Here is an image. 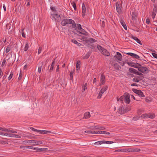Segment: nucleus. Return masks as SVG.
I'll use <instances>...</instances> for the list:
<instances>
[{
    "label": "nucleus",
    "instance_id": "nucleus-49",
    "mask_svg": "<svg viewBox=\"0 0 157 157\" xmlns=\"http://www.w3.org/2000/svg\"><path fill=\"white\" fill-rule=\"evenodd\" d=\"M124 111L125 113H126L128 112V111H129L130 109L129 108H128L127 107H124Z\"/></svg>",
    "mask_w": 157,
    "mask_h": 157
},
{
    "label": "nucleus",
    "instance_id": "nucleus-38",
    "mask_svg": "<svg viewBox=\"0 0 157 157\" xmlns=\"http://www.w3.org/2000/svg\"><path fill=\"white\" fill-rule=\"evenodd\" d=\"M80 61L79 60H78L76 64V68H80Z\"/></svg>",
    "mask_w": 157,
    "mask_h": 157
},
{
    "label": "nucleus",
    "instance_id": "nucleus-18",
    "mask_svg": "<svg viewBox=\"0 0 157 157\" xmlns=\"http://www.w3.org/2000/svg\"><path fill=\"white\" fill-rule=\"evenodd\" d=\"M157 9L156 7L154 8L152 13V18L153 19H154L155 16V15L157 13Z\"/></svg>",
    "mask_w": 157,
    "mask_h": 157
},
{
    "label": "nucleus",
    "instance_id": "nucleus-27",
    "mask_svg": "<svg viewBox=\"0 0 157 157\" xmlns=\"http://www.w3.org/2000/svg\"><path fill=\"white\" fill-rule=\"evenodd\" d=\"M144 109H139L137 110V113L138 115H140L142 113H144Z\"/></svg>",
    "mask_w": 157,
    "mask_h": 157
},
{
    "label": "nucleus",
    "instance_id": "nucleus-46",
    "mask_svg": "<svg viewBox=\"0 0 157 157\" xmlns=\"http://www.w3.org/2000/svg\"><path fill=\"white\" fill-rule=\"evenodd\" d=\"M13 76V73L11 72L8 78V80H10L12 78Z\"/></svg>",
    "mask_w": 157,
    "mask_h": 157
},
{
    "label": "nucleus",
    "instance_id": "nucleus-60",
    "mask_svg": "<svg viewBox=\"0 0 157 157\" xmlns=\"http://www.w3.org/2000/svg\"><path fill=\"white\" fill-rule=\"evenodd\" d=\"M42 66H40L38 67V72L39 73H40L41 72Z\"/></svg>",
    "mask_w": 157,
    "mask_h": 157
},
{
    "label": "nucleus",
    "instance_id": "nucleus-33",
    "mask_svg": "<svg viewBox=\"0 0 157 157\" xmlns=\"http://www.w3.org/2000/svg\"><path fill=\"white\" fill-rule=\"evenodd\" d=\"M51 131H47L45 130H42L41 134H44L48 133H51Z\"/></svg>",
    "mask_w": 157,
    "mask_h": 157
},
{
    "label": "nucleus",
    "instance_id": "nucleus-24",
    "mask_svg": "<svg viewBox=\"0 0 157 157\" xmlns=\"http://www.w3.org/2000/svg\"><path fill=\"white\" fill-rule=\"evenodd\" d=\"M55 59L52 62L51 67L50 68V69H49V71L50 72L52 71L53 70V67L55 65Z\"/></svg>",
    "mask_w": 157,
    "mask_h": 157
},
{
    "label": "nucleus",
    "instance_id": "nucleus-45",
    "mask_svg": "<svg viewBox=\"0 0 157 157\" xmlns=\"http://www.w3.org/2000/svg\"><path fill=\"white\" fill-rule=\"evenodd\" d=\"M132 57L136 59H138L140 58V57L138 55L135 53H134Z\"/></svg>",
    "mask_w": 157,
    "mask_h": 157
},
{
    "label": "nucleus",
    "instance_id": "nucleus-52",
    "mask_svg": "<svg viewBox=\"0 0 157 157\" xmlns=\"http://www.w3.org/2000/svg\"><path fill=\"white\" fill-rule=\"evenodd\" d=\"M102 94V93H101L100 92L98 94L97 98L98 99H100L101 98Z\"/></svg>",
    "mask_w": 157,
    "mask_h": 157
},
{
    "label": "nucleus",
    "instance_id": "nucleus-17",
    "mask_svg": "<svg viewBox=\"0 0 157 157\" xmlns=\"http://www.w3.org/2000/svg\"><path fill=\"white\" fill-rule=\"evenodd\" d=\"M96 40L93 38H90L87 39L86 43H90V44H92L93 43L96 42Z\"/></svg>",
    "mask_w": 157,
    "mask_h": 157
},
{
    "label": "nucleus",
    "instance_id": "nucleus-59",
    "mask_svg": "<svg viewBox=\"0 0 157 157\" xmlns=\"http://www.w3.org/2000/svg\"><path fill=\"white\" fill-rule=\"evenodd\" d=\"M136 75H138L139 76H143V74H142V73H140L138 72V71L137 72V73H136Z\"/></svg>",
    "mask_w": 157,
    "mask_h": 157
},
{
    "label": "nucleus",
    "instance_id": "nucleus-6",
    "mask_svg": "<svg viewBox=\"0 0 157 157\" xmlns=\"http://www.w3.org/2000/svg\"><path fill=\"white\" fill-rule=\"evenodd\" d=\"M113 143V141L101 140L95 142L94 144L96 145H100L103 144H110Z\"/></svg>",
    "mask_w": 157,
    "mask_h": 157
},
{
    "label": "nucleus",
    "instance_id": "nucleus-20",
    "mask_svg": "<svg viewBox=\"0 0 157 157\" xmlns=\"http://www.w3.org/2000/svg\"><path fill=\"white\" fill-rule=\"evenodd\" d=\"M131 38L133 39L134 40H135L139 44H140L141 45H142V42H141L140 40L138 38L134 36H132L131 37Z\"/></svg>",
    "mask_w": 157,
    "mask_h": 157
},
{
    "label": "nucleus",
    "instance_id": "nucleus-54",
    "mask_svg": "<svg viewBox=\"0 0 157 157\" xmlns=\"http://www.w3.org/2000/svg\"><path fill=\"white\" fill-rule=\"evenodd\" d=\"M152 55L155 58H157V54L153 52L152 53Z\"/></svg>",
    "mask_w": 157,
    "mask_h": 157
},
{
    "label": "nucleus",
    "instance_id": "nucleus-62",
    "mask_svg": "<svg viewBox=\"0 0 157 157\" xmlns=\"http://www.w3.org/2000/svg\"><path fill=\"white\" fill-rule=\"evenodd\" d=\"M21 31H22V36L23 37H24V38H25V34L23 32V29H22L21 30Z\"/></svg>",
    "mask_w": 157,
    "mask_h": 157
},
{
    "label": "nucleus",
    "instance_id": "nucleus-30",
    "mask_svg": "<svg viewBox=\"0 0 157 157\" xmlns=\"http://www.w3.org/2000/svg\"><path fill=\"white\" fill-rule=\"evenodd\" d=\"M114 68L116 70H118L121 68L120 66L117 63L114 64Z\"/></svg>",
    "mask_w": 157,
    "mask_h": 157
},
{
    "label": "nucleus",
    "instance_id": "nucleus-55",
    "mask_svg": "<svg viewBox=\"0 0 157 157\" xmlns=\"http://www.w3.org/2000/svg\"><path fill=\"white\" fill-rule=\"evenodd\" d=\"M72 5L73 6L74 10H75L76 9V5L75 2H73L72 3Z\"/></svg>",
    "mask_w": 157,
    "mask_h": 157
},
{
    "label": "nucleus",
    "instance_id": "nucleus-40",
    "mask_svg": "<svg viewBox=\"0 0 157 157\" xmlns=\"http://www.w3.org/2000/svg\"><path fill=\"white\" fill-rule=\"evenodd\" d=\"M51 9L52 10L51 12H53L54 13L57 12L56 10V9L55 7H51Z\"/></svg>",
    "mask_w": 157,
    "mask_h": 157
},
{
    "label": "nucleus",
    "instance_id": "nucleus-25",
    "mask_svg": "<svg viewBox=\"0 0 157 157\" xmlns=\"http://www.w3.org/2000/svg\"><path fill=\"white\" fill-rule=\"evenodd\" d=\"M87 83H86L82 87V92H84L87 89Z\"/></svg>",
    "mask_w": 157,
    "mask_h": 157
},
{
    "label": "nucleus",
    "instance_id": "nucleus-7",
    "mask_svg": "<svg viewBox=\"0 0 157 157\" xmlns=\"http://www.w3.org/2000/svg\"><path fill=\"white\" fill-rule=\"evenodd\" d=\"M76 29L79 31L80 33L85 34L86 33L85 30L82 28L81 25L80 24H77V26H76Z\"/></svg>",
    "mask_w": 157,
    "mask_h": 157
},
{
    "label": "nucleus",
    "instance_id": "nucleus-3",
    "mask_svg": "<svg viewBox=\"0 0 157 157\" xmlns=\"http://www.w3.org/2000/svg\"><path fill=\"white\" fill-rule=\"evenodd\" d=\"M23 142L32 144L34 145H37L43 144V142L41 140H27L23 141Z\"/></svg>",
    "mask_w": 157,
    "mask_h": 157
},
{
    "label": "nucleus",
    "instance_id": "nucleus-10",
    "mask_svg": "<svg viewBox=\"0 0 157 157\" xmlns=\"http://www.w3.org/2000/svg\"><path fill=\"white\" fill-rule=\"evenodd\" d=\"M138 71L143 73H147V71H149L148 69L146 67H144L142 66L141 65L139 68Z\"/></svg>",
    "mask_w": 157,
    "mask_h": 157
},
{
    "label": "nucleus",
    "instance_id": "nucleus-36",
    "mask_svg": "<svg viewBox=\"0 0 157 157\" xmlns=\"http://www.w3.org/2000/svg\"><path fill=\"white\" fill-rule=\"evenodd\" d=\"M135 63L132 62H129L127 63V64L128 65H129L130 66L133 67L134 66V65H135Z\"/></svg>",
    "mask_w": 157,
    "mask_h": 157
},
{
    "label": "nucleus",
    "instance_id": "nucleus-64",
    "mask_svg": "<svg viewBox=\"0 0 157 157\" xmlns=\"http://www.w3.org/2000/svg\"><path fill=\"white\" fill-rule=\"evenodd\" d=\"M97 131H91V133L93 134H97Z\"/></svg>",
    "mask_w": 157,
    "mask_h": 157
},
{
    "label": "nucleus",
    "instance_id": "nucleus-61",
    "mask_svg": "<svg viewBox=\"0 0 157 157\" xmlns=\"http://www.w3.org/2000/svg\"><path fill=\"white\" fill-rule=\"evenodd\" d=\"M126 54L127 55H129L132 57L134 53L131 52H128L126 53Z\"/></svg>",
    "mask_w": 157,
    "mask_h": 157
},
{
    "label": "nucleus",
    "instance_id": "nucleus-29",
    "mask_svg": "<svg viewBox=\"0 0 157 157\" xmlns=\"http://www.w3.org/2000/svg\"><path fill=\"white\" fill-rule=\"evenodd\" d=\"M148 113H144L142 114L140 117L142 119L148 118Z\"/></svg>",
    "mask_w": 157,
    "mask_h": 157
},
{
    "label": "nucleus",
    "instance_id": "nucleus-42",
    "mask_svg": "<svg viewBox=\"0 0 157 157\" xmlns=\"http://www.w3.org/2000/svg\"><path fill=\"white\" fill-rule=\"evenodd\" d=\"M10 50H11V48H10V47H8L6 48V50L5 51V52H6V53H7L10 51Z\"/></svg>",
    "mask_w": 157,
    "mask_h": 157
},
{
    "label": "nucleus",
    "instance_id": "nucleus-2",
    "mask_svg": "<svg viewBox=\"0 0 157 157\" xmlns=\"http://www.w3.org/2000/svg\"><path fill=\"white\" fill-rule=\"evenodd\" d=\"M61 24L62 26L66 25L67 24H71L72 27L75 28L76 27V24L74 20H62L61 21Z\"/></svg>",
    "mask_w": 157,
    "mask_h": 157
},
{
    "label": "nucleus",
    "instance_id": "nucleus-28",
    "mask_svg": "<svg viewBox=\"0 0 157 157\" xmlns=\"http://www.w3.org/2000/svg\"><path fill=\"white\" fill-rule=\"evenodd\" d=\"M148 118L151 119H153L155 117V115L154 113H148Z\"/></svg>",
    "mask_w": 157,
    "mask_h": 157
},
{
    "label": "nucleus",
    "instance_id": "nucleus-32",
    "mask_svg": "<svg viewBox=\"0 0 157 157\" xmlns=\"http://www.w3.org/2000/svg\"><path fill=\"white\" fill-rule=\"evenodd\" d=\"M29 48V45L28 43L27 42L25 44V46L24 48V51H27L28 49Z\"/></svg>",
    "mask_w": 157,
    "mask_h": 157
},
{
    "label": "nucleus",
    "instance_id": "nucleus-1",
    "mask_svg": "<svg viewBox=\"0 0 157 157\" xmlns=\"http://www.w3.org/2000/svg\"><path fill=\"white\" fill-rule=\"evenodd\" d=\"M130 96L128 94L125 93L124 95L121 96L120 98H117V102L123 103L124 101L126 103L128 104L130 102Z\"/></svg>",
    "mask_w": 157,
    "mask_h": 157
},
{
    "label": "nucleus",
    "instance_id": "nucleus-16",
    "mask_svg": "<svg viewBox=\"0 0 157 157\" xmlns=\"http://www.w3.org/2000/svg\"><path fill=\"white\" fill-rule=\"evenodd\" d=\"M116 8L117 12L119 14H121V10L120 5L118 3L116 4Z\"/></svg>",
    "mask_w": 157,
    "mask_h": 157
},
{
    "label": "nucleus",
    "instance_id": "nucleus-14",
    "mask_svg": "<svg viewBox=\"0 0 157 157\" xmlns=\"http://www.w3.org/2000/svg\"><path fill=\"white\" fill-rule=\"evenodd\" d=\"M86 12V8L85 5L84 3L82 4V15L83 17H84Z\"/></svg>",
    "mask_w": 157,
    "mask_h": 157
},
{
    "label": "nucleus",
    "instance_id": "nucleus-19",
    "mask_svg": "<svg viewBox=\"0 0 157 157\" xmlns=\"http://www.w3.org/2000/svg\"><path fill=\"white\" fill-rule=\"evenodd\" d=\"M90 117V114L89 112H87L85 113L84 115L83 119H88Z\"/></svg>",
    "mask_w": 157,
    "mask_h": 157
},
{
    "label": "nucleus",
    "instance_id": "nucleus-51",
    "mask_svg": "<svg viewBox=\"0 0 157 157\" xmlns=\"http://www.w3.org/2000/svg\"><path fill=\"white\" fill-rule=\"evenodd\" d=\"M22 74L21 71L19 74V77L18 78V80H20L21 79V78H22Z\"/></svg>",
    "mask_w": 157,
    "mask_h": 157
},
{
    "label": "nucleus",
    "instance_id": "nucleus-8",
    "mask_svg": "<svg viewBox=\"0 0 157 157\" xmlns=\"http://www.w3.org/2000/svg\"><path fill=\"white\" fill-rule=\"evenodd\" d=\"M114 57L115 58V60L118 62L121 60L122 59V56L121 53L119 52H117V55L114 56Z\"/></svg>",
    "mask_w": 157,
    "mask_h": 157
},
{
    "label": "nucleus",
    "instance_id": "nucleus-15",
    "mask_svg": "<svg viewBox=\"0 0 157 157\" xmlns=\"http://www.w3.org/2000/svg\"><path fill=\"white\" fill-rule=\"evenodd\" d=\"M117 112L118 113L122 114L125 113L124 111V107L123 106H121L118 109Z\"/></svg>",
    "mask_w": 157,
    "mask_h": 157
},
{
    "label": "nucleus",
    "instance_id": "nucleus-9",
    "mask_svg": "<svg viewBox=\"0 0 157 157\" xmlns=\"http://www.w3.org/2000/svg\"><path fill=\"white\" fill-rule=\"evenodd\" d=\"M135 93L138 94L140 96L142 97H144V94L143 92L140 90H138L136 89H133L132 90Z\"/></svg>",
    "mask_w": 157,
    "mask_h": 157
},
{
    "label": "nucleus",
    "instance_id": "nucleus-35",
    "mask_svg": "<svg viewBox=\"0 0 157 157\" xmlns=\"http://www.w3.org/2000/svg\"><path fill=\"white\" fill-rule=\"evenodd\" d=\"M132 20H135L136 18V14L135 13H132Z\"/></svg>",
    "mask_w": 157,
    "mask_h": 157
},
{
    "label": "nucleus",
    "instance_id": "nucleus-23",
    "mask_svg": "<svg viewBox=\"0 0 157 157\" xmlns=\"http://www.w3.org/2000/svg\"><path fill=\"white\" fill-rule=\"evenodd\" d=\"M120 22L121 23L122 26L124 29L126 30H127V27L125 23L124 22V20H120Z\"/></svg>",
    "mask_w": 157,
    "mask_h": 157
},
{
    "label": "nucleus",
    "instance_id": "nucleus-57",
    "mask_svg": "<svg viewBox=\"0 0 157 157\" xmlns=\"http://www.w3.org/2000/svg\"><path fill=\"white\" fill-rule=\"evenodd\" d=\"M71 41L72 42L75 44H76L78 43V42L77 41V40L75 39L71 40Z\"/></svg>",
    "mask_w": 157,
    "mask_h": 157
},
{
    "label": "nucleus",
    "instance_id": "nucleus-58",
    "mask_svg": "<svg viewBox=\"0 0 157 157\" xmlns=\"http://www.w3.org/2000/svg\"><path fill=\"white\" fill-rule=\"evenodd\" d=\"M133 152H139L140 151V149L138 148H134Z\"/></svg>",
    "mask_w": 157,
    "mask_h": 157
},
{
    "label": "nucleus",
    "instance_id": "nucleus-50",
    "mask_svg": "<svg viewBox=\"0 0 157 157\" xmlns=\"http://www.w3.org/2000/svg\"><path fill=\"white\" fill-rule=\"evenodd\" d=\"M7 144L8 143L6 141L3 140L0 141V144Z\"/></svg>",
    "mask_w": 157,
    "mask_h": 157
},
{
    "label": "nucleus",
    "instance_id": "nucleus-63",
    "mask_svg": "<svg viewBox=\"0 0 157 157\" xmlns=\"http://www.w3.org/2000/svg\"><path fill=\"white\" fill-rule=\"evenodd\" d=\"M42 51V48L41 47H39L38 49V54H40Z\"/></svg>",
    "mask_w": 157,
    "mask_h": 157
},
{
    "label": "nucleus",
    "instance_id": "nucleus-12",
    "mask_svg": "<svg viewBox=\"0 0 157 157\" xmlns=\"http://www.w3.org/2000/svg\"><path fill=\"white\" fill-rule=\"evenodd\" d=\"M105 76L103 74H102L101 75L100 77V82L101 83L100 84V86H101V84L104 85L105 83Z\"/></svg>",
    "mask_w": 157,
    "mask_h": 157
},
{
    "label": "nucleus",
    "instance_id": "nucleus-13",
    "mask_svg": "<svg viewBox=\"0 0 157 157\" xmlns=\"http://www.w3.org/2000/svg\"><path fill=\"white\" fill-rule=\"evenodd\" d=\"M0 130L4 131L5 132H9V133H10V132L12 133H13V134L17 133V132L16 131L11 130H10V129H6V128H1V129Z\"/></svg>",
    "mask_w": 157,
    "mask_h": 157
},
{
    "label": "nucleus",
    "instance_id": "nucleus-39",
    "mask_svg": "<svg viewBox=\"0 0 157 157\" xmlns=\"http://www.w3.org/2000/svg\"><path fill=\"white\" fill-rule=\"evenodd\" d=\"M141 65L140 64L137 63L136 64L135 63V65H134V66H133L134 67L138 68V70L139 69V68L140 67V66Z\"/></svg>",
    "mask_w": 157,
    "mask_h": 157
},
{
    "label": "nucleus",
    "instance_id": "nucleus-47",
    "mask_svg": "<svg viewBox=\"0 0 157 157\" xmlns=\"http://www.w3.org/2000/svg\"><path fill=\"white\" fill-rule=\"evenodd\" d=\"M132 81L135 82H139V80H138V79L136 77H134L132 79Z\"/></svg>",
    "mask_w": 157,
    "mask_h": 157
},
{
    "label": "nucleus",
    "instance_id": "nucleus-21",
    "mask_svg": "<svg viewBox=\"0 0 157 157\" xmlns=\"http://www.w3.org/2000/svg\"><path fill=\"white\" fill-rule=\"evenodd\" d=\"M92 50H91V51H90L88 52L87 54L84 56L83 57V59H88L90 55L92 52Z\"/></svg>",
    "mask_w": 157,
    "mask_h": 157
},
{
    "label": "nucleus",
    "instance_id": "nucleus-56",
    "mask_svg": "<svg viewBox=\"0 0 157 157\" xmlns=\"http://www.w3.org/2000/svg\"><path fill=\"white\" fill-rule=\"evenodd\" d=\"M102 133L103 134L106 135H109L110 134V133L109 132L105 131H102Z\"/></svg>",
    "mask_w": 157,
    "mask_h": 157
},
{
    "label": "nucleus",
    "instance_id": "nucleus-34",
    "mask_svg": "<svg viewBox=\"0 0 157 157\" xmlns=\"http://www.w3.org/2000/svg\"><path fill=\"white\" fill-rule=\"evenodd\" d=\"M79 39L81 40H82V41H85L86 42L87 38L86 37L83 36V37H81Z\"/></svg>",
    "mask_w": 157,
    "mask_h": 157
},
{
    "label": "nucleus",
    "instance_id": "nucleus-4",
    "mask_svg": "<svg viewBox=\"0 0 157 157\" xmlns=\"http://www.w3.org/2000/svg\"><path fill=\"white\" fill-rule=\"evenodd\" d=\"M97 47L98 49L104 55L108 56H110V53L107 50L102 48L101 46L98 45Z\"/></svg>",
    "mask_w": 157,
    "mask_h": 157
},
{
    "label": "nucleus",
    "instance_id": "nucleus-22",
    "mask_svg": "<svg viewBox=\"0 0 157 157\" xmlns=\"http://www.w3.org/2000/svg\"><path fill=\"white\" fill-rule=\"evenodd\" d=\"M129 71L131 73L136 75L137 71L132 68H130L129 69Z\"/></svg>",
    "mask_w": 157,
    "mask_h": 157
},
{
    "label": "nucleus",
    "instance_id": "nucleus-5",
    "mask_svg": "<svg viewBox=\"0 0 157 157\" xmlns=\"http://www.w3.org/2000/svg\"><path fill=\"white\" fill-rule=\"evenodd\" d=\"M0 135L2 136H9L10 137H15L17 138H21V136L17 135H16L13 133L2 132H0Z\"/></svg>",
    "mask_w": 157,
    "mask_h": 157
},
{
    "label": "nucleus",
    "instance_id": "nucleus-44",
    "mask_svg": "<svg viewBox=\"0 0 157 157\" xmlns=\"http://www.w3.org/2000/svg\"><path fill=\"white\" fill-rule=\"evenodd\" d=\"M33 150H36L37 152H40V148L38 147H34Z\"/></svg>",
    "mask_w": 157,
    "mask_h": 157
},
{
    "label": "nucleus",
    "instance_id": "nucleus-43",
    "mask_svg": "<svg viewBox=\"0 0 157 157\" xmlns=\"http://www.w3.org/2000/svg\"><path fill=\"white\" fill-rule=\"evenodd\" d=\"M134 148H127V152H133Z\"/></svg>",
    "mask_w": 157,
    "mask_h": 157
},
{
    "label": "nucleus",
    "instance_id": "nucleus-26",
    "mask_svg": "<svg viewBox=\"0 0 157 157\" xmlns=\"http://www.w3.org/2000/svg\"><path fill=\"white\" fill-rule=\"evenodd\" d=\"M107 88L108 86H103L100 92L101 93L103 94L104 92L106 91Z\"/></svg>",
    "mask_w": 157,
    "mask_h": 157
},
{
    "label": "nucleus",
    "instance_id": "nucleus-11",
    "mask_svg": "<svg viewBox=\"0 0 157 157\" xmlns=\"http://www.w3.org/2000/svg\"><path fill=\"white\" fill-rule=\"evenodd\" d=\"M51 14L52 18L54 19H55V20H56L57 19L59 20V19L60 17V16L58 14V13L57 12L55 13H54L53 12H51Z\"/></svg>",
    "mask_w": 157,
    "mask_h": 157
},
{
    "label": "nucleus",
    "instance_id": "nucleus-31",
    "mask_svg": "<svg viewBox=\"0 0 157 157\" xmlns=\"http://www.w3.org/2000/svg\"><path fill=\"white\" fill-rule=\"evenodd\" d=\"M87 46L90 47V48L93 49L95 47V45L94 44H90V43H87Z\"/></svg>",
    "mask_w": 157,
    "mask_h": 157
},
{
    "label": "nucleus",
    "instance_id": "nucleus-53",
    "mask_svg": "<svg viewBox=\"0 0 157 157\" xmlns=\"http://www.w3.org/2000/svg\"><path fill=\"white\" fill-rule=\"evenodd\" d=\"M74 72L73 71H71L70 72V76L71 77V79L72 80L73 79V75Z\"/></svg>",
    "mask_w": 157,
    "mask_h": 157
},
{
    "label": "nucleus",
    "instance_id": "nucleus-41",
    "mask_svg": "<svg viewBox=\"0 0 157 157\" xmlns=\"http://www.w3.org/2000/svg\"><path fill=\"white\" fill-rule=\"evenodd\" d=\"M136 78L139 82L140 81L142 80L144 78V77L143 76H137Z\"/></svg>",
    "mask_w": 157,
    "mask_h": 157
},
{
    "label": "nucleus",
    "instance_id": "nucleus-37",
    "mask_svg": "<svg viewBox=\"0 0 157 157\" xmlns=\"http://www.w3.org/2000/svg\"><path fill=\"white\" fill-rule=\"evenodd\" d=\"M48 150V148H40V152H46V151Z\"/></svg>",
    "mask_w": 157,
    "mask_h": 157
},
{
    "label": "nucleus",
    "instance_id": "nucleus-48",
    "mask_svg": "<svg viewBox=\"0 0 157 157\" xmlns=\"http://www.w3.org/2000/svg\"><path fill=\"white\" fill-rule=\"evenodd\" d=\"M140 117L138 116H136L133 118V120L135 121H137L139 119Z\"/></svg>",
    "mask_w": 157,
    "mask_h": 157
}]
</instances>
